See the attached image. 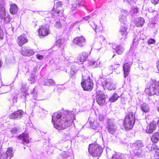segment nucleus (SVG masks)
I'll return each mask as SVG.
<instances>
[{
    "instance_id": "0eeeda50",
    "label": "nucleus",
    "mask_w": 159,
    "mask_h": 159,
    "mask_svg": "<svg viewBox=\"0 0 159 159\" xmlns=\"http://www.w3.org/2000/svg\"><path fill=\"white\" fill-rule=\"evenodd\" d=\"M81 85L84 90L91 91L93 89V84L90 77L88 76V78L85 79L81 83Z\"/></svg>"
},
{
    "instance_id": "473e14b6",
    "label": "nucleus",
    "mask_w": 159,
    "mask_h": 159,
    "mask_svg": "<svg viewBox=\"0 0 159 159\" xmlns=\"http://www.w3.org/2000/svg\"><path fill=\"white\" fill-rule=\"evenodd\" d=\"M28 89V86L26 84H23L21 85V90L24 93H25V97L26 98V97L27 95L25 92H26L27 91V89ZM27 95H28V94H27Z\"/></svg>"
},
{
    "instance_id": "e433bc0d",
    "label": "nucleus",
    "mask_w": 159,
    "mask_h": 159,
    "mask_svg": "<svg viewBox=\"0 0 159 159\" xmlns=\"http://www.w3.org/2000/svg\"><path fill=\"white\" fill-rule=\"evenodd\" d=\"M91 25L93 27V28L95 30V31L96 33L101 31L102 30V28L101 26L98 27L97 25H95L94 28L92 25Z\"/></svg>"
},
{
    "instance_id": "c756f323",
    "label": "nucleus",
    "mask_w": 159,
    "mask_h": 159,
    "mask_svg": "<svg viewBox=\"0 0 159 159\" xmlns=\"http://www.w3.org/2000/svg\"><path fill=\"white\" fill-rule=\"evenodd\" d=\"M124 50V48L122 45H118L116 47V52L119 54H121Z\"/></svg>"
},
{
    "instance_id": "5701e85b",
    "label": "nucleus",
    "mask_w": 159,
    "mask_h": 159,
    "mask_svg": "<svg viewBox=\"0 0 159 159\" xmlns=\"http://www.w3.org/2000/svg\"><path fill=\"white\" fill-rule=\"evenodd\" d=\"M127 28L125 27H121L120 28V32L122 37L120 39L124 40L126 38L127 35Z\"/></svg>"
},
{
    "instance_id": "3c124183",
    "label": "nucleus",
    "mask_w": 159,
    "mask_h": 159,
    "mask_svg": "<svg viewBox=\"0 0 159 159\" xmlns=\"http://www.w3.org/2000/svg\"><path fill=\"white\" fill-rule=\"evenodd\" d=\"M152 2L154 4L159 3V0H151Z\"/></svg>"
},
{
    "instance_id": "bb28decb",
    "label": "nucleus",
    "mask_w": 159,
    "mask_h": 159,
    "mask_svg": "<svg viewBox=\"0 0 159 159\" xmlns=\"http://www.w3.org/2000/svg\"><path fill=\"white\" fill-rule=\"evenodd\" d=\"M152 142L154 143H156L159 140V132L154 133L151 138Z\"/></svg>"
},
{
    "instance_id": "2f4dec72",
    "label": "nucleus",
    "mask_w": 159,
    "mask_h": 159,
    "mask_svg": "<svg viewBox=\"0 0 159 159\" xmlns=\"http://www.w3.org/2000/svg\"><path fill=\"white\" fill-rule=\"evenodd\" d=\"M28 50V47H22L21 48V49L20 51V52L22 55L27 56Z\"/></svg>"
},
{
    "instance_id": "338daca9",
    "label": "nucleus",
    "mask_w": 159,
    "mask_h": 159,
    "mask_svg": "<svg viewBox=\"0 0 159 159\" xmlns=\"http://www.w3.org/2000/svg\"><path fill=\"white\" fill-rule=\"evenodd\" d=\"M110 67L111 68V67H112V66H111Z\"/></svg>"
},
{
    "instance_id": "f3484780",
    "label": "nucleus",
    "mask_w": 159,
    "mask_h": 159,
    "mask_svg": "<svg viewBox=\"0 0 159 159\" xmlns=\"http://www.w3.org/2000/svg\"><path fill=\"white\" fill-rule=\"evenodd\" d=\"M81 0H73L72 3L70 7L72 13H73L76 8L81 5Z\"/></svg>"
},
{
    "instance_id": "7c9ffc66",
    "label": "nucleus",
    "mask_w": 159,
    "mask_h": 159,
    "mask_svg": "<svg viewBox=\"0 0 159 159\" xmlns=\"http://www.w3.org/2000/svg\"><path fill=\"white\" fill-rule=\"evenodd\" d=\"M64 42V39L61 38L58 39L56 43V46L57 48H59L61 45H62Z\"/></svg>"
},
{
    "instance_id": "8fccbe9b",
    "label": "nucleus",
    "mask_w": 159,
    "mask_h": 159,
    "mask_svg": "<svg viewBox=\"0 0 159 159\" xmlns=\"http://www.w3.org/2000/svg\"><path fill=\"white\" fill-rule=\"evenodd\" d=\"M154 156L156 159H159V152L158 153H155Z\"/></svg>"
},
{
    "instance_id": "774afa93",
    "label": "nucleus",
    "mask_w": 159,
    "mask_h": 159,
    "mask_svg": "<svg viewBox=\"0 0 159 159\" xmlns=\"http://www.w3.org/2000/svg\"><path fill=\"white\" fill-rule=\"evenodd\" d=\"M114 56H115L114 55H113V57H114Z\"/></svg>"
},
{
    "instance_id": "79ce46f5",
    "label": "nucleus",
    "mask_w": 159,
    "mask_h": 159,
    "mask_svg": "<svg viewBox=\"0 0 159 159\" xmlns=\"http://www.w3.org/2000/svg\"><path fill=\"white\" fill-rule=\"evenodd\" d=\"M112 159H122L121 156L117 154H115L112 157Z\"/></svg>"
},
{
    "instance_id": "864d4df0",
    "label": "nucleus",
    "mask_w": 159,
    "mask_h": 159,
    "mask_svg": "<svg viewBox=\"0 0 159 159\" xmlns=\"http://www.w3.org/2000/svg\"><path fill=\"white\" fill-rule=\"evenodd\" d=\"M90 17L89 16H88L84 17L83 18V19L85 20H88L90 18Z\"/></svg>"
},
{
    "instance_id": "13d9d810",
    "label": "nucleus",
    "mask_w": 159,
    "mask_h": 159,
    "mask_svg": "<svg viewBox=\"0 0 159 159\" xmlns=\"http://www.w3.org/2000/svg\"><path fill=\"white\" fill-rule=\"evenodd\" d=\"M157 110L159 112V106L157 107Z\"/></svg>"
},
{
    "instance_id": "39448f33",
    "label": "nucleus",
    "mask_w": 159,
    "mask_h": 159,
    "mask_svg": "<svg viewBox=\"0 0 159 159\" xmlns=\"http://www.w3.org/2000/svg\"><path fill=\"white\" fill-rule=\"evenodd\" d=\"M89 152L93 157H96L100 156L102 152V149L98 144L92 143L89 146Z\"/></svg>"
},
{
    "instance_id": "f03ea898",
    "label": "nucleus",
    "mask_w": 159,
    "mask_h": 159,
    "mask_svg": "<svg viewBox=\"0 0 159 159\" xmlns=\"http://www.w3.org/2000/svg\"><path fill=\"white\" fill-rule=\"evenodd\" d=\"M135 122L134 113L131 112L129 113L125 117L123 124V128L126 131L131 129Z\"/></svg>"
},
{
    "instance_id": "b1692460",
    "label": "nucleus",
    "mask_w": 159,
    "mask_h": 159,
    "mask_svg": "<svg viewBox=\"0 0 159 159\" xmlns=\"http://www.w3.org/2000/svg\"><path fill=\"white\" fill-rule=\"evenodd\" d=\"M144 23V19L141 17L139 18L136 19L134 22L135 25L138 27L142 26Z\"/></svg>"
},
{
    "instance_id": "ddd939ff",
    "label": "nucleus",
    "mask_w": 159,
    "mask_h": 159,
    "mask_svg": "<svg viewBox=\"0 0 159 159\" xmlns=\"http://www.w3.org/2000/svg\"><path fill=\"white\" fill-rule=\"evenodd\" d=\"M86 40L83 36L77 37L73 40L74 43L80 47H82L85 43Z\"/></svg>"
},
{
    "instance_id": "58836bf2",
    "label": "nucleus",
    "mask_w": 159,
    "mask_h": 159,
    "mask_svg": "<svg viewBox=\"0 0 159 159\" xmlns=\"http://www.w3.org/2000/svg\"><path fill=\"white\" fill-rule=\"evenodd\" d=\"M68 153V152H64L61 153L60 155L61 157L63 158H66L69 156Z\"/></svg>"
},
{
    "instance_id": "c03bdc74",
    "label": "nucleus",
    "mask_w": 159,
    "mask_h": 159,
    "mask_svg": "<svg viewBox=\"0 0 159 159\" xmlns=\"http://www.w3.org/2000/svg\"><path fill=\"white\" fill-rule=\"evenodd\" d=\"M156 41L154 39H150L148 41V43L149 45L154 44L155 43Z\"/></svg>"
},
{
    "instance_id": "4d7b16f0",
    "label": "nucleus",
    "mask_w": 159,
    "mask_h": 159,
    "mask_svg": "<svg viewBox=\"0 0 159 159\" xmlns=\"http://www.w3.org/2000/svg\"><path fill=\"white\" fill-rule=\"evenodd\" d=\"M98 63L99 64L97 65L96 67H100V66L99 65V64L100 63V61H98V62H97V63Z\"/></svg>"
},
{
    "instance_id": "20e7f679",
    "label": "nucleus",
    "mask_w": 159,
    "mask_h": 159,
    "mask_svg": "<svg viewBox=\"0 0 159 159\" xmlns=\"http://www.w3.org/2000/svg\"><path fill=\"white\" fill-rule=\"evenodd\" d=\"M62 3L61 2L55 1L54 6L51 13H48L49 18L51 17L52 20H53V18L57 17V16H62L63 11L60 10V8L62 6Z\"/></svg>"
},
{
    "instance_id": "1a4fd4ad",
    "label": "nucleus",
    "mask_w": 159,
    "mask_h": 159,
    "mask_svg": "<svg viewBox=\"0 0 159 159\" xmlns=\"http://www.w3.org/2000/svg\"><path fill=\"white\" fill-rule=\"evenodd\" d=\"M49 29L48 25L40 26L38 31L39 36L41 38L47 35L49 33Z\"/></svg>"
},
{
    "instance_id": "a878e982",
    "label": "nucleus",
    "mask_w": 159,
    "mask_h": 159,
    "mask_svg": "<svg viewBox=\"0 0 159 159\" xmlns=\"http://www.w3.org/2000/svg\"><path fill=\"white\" fill-rule=\"evenodd\" d=\"M130 65L128 63H125L124 64L123 70L125 78H126L128 75L129 72L130 71Z\"/></svg>"
},
{
    "instance_id": "4be33fe9",
    "label": "nucleus",
    "mask_w": 159,
    "mask_h": 159,
    "mask_svg": "<svg viewBox=\"0 0 159 159\" xmlns=\"http://www.w3.org/2000/svg\"><path fill=\"white\" fill-rule=\"evenodd\" d=\"M90 125L91 127L93 129H98V130L101 129L102 128L97 120H95L93 122L92 121L91 122Z\"/></svg>"
},
{
    "instance_id": "69168bd1",
    "label": "nucleus",
    "mask_w": 159,
    "mask_h": 159,
    "mask_svg": "<svg viewBox=\"0 0 159 159\" xmlns=\"http://www.w3.org/2000/svg\"><path fill=\"white\" fill-rule=\"evenodd\" d=\"M156 101H157V100L156 99Z\"/></svg>"
},
{
    "instance_id": "bf43d9fd",
    "label": "nucleus",
    "mask_w": 159,
    "mask_h": 159,
    "mask_svg": "<svg viewBox=\"0 0 159 159\" xmlns=\"http://www.w3.org/2000/svg\"><path fill=\"white\" fill-rule=\"evenodd\" d=\"M78 22V21H77L76 22L75 24H74V25H75Z\"/></svg>"
},
{
    "instance_id": "de8ad7c7",
    "label": "nucleus",
    "mask_w": 159,
    "mask_h": 159,
    "mask_svg": "<svg viewBox=\"0 0 159 159\" xmlns=\"http://www.w3.org/2000/svg\"><path fill=\"white\" fill-rule=\"evenodd\" d=\"M11 132L12 134H15V133H16L17 132V129H16V128H13V129H12L11 130Z\"/></svg>"
},
{
    "instance_id": "e2e57ef3",
    "label": "nucleus",
    "mask_w": 159,
    "mask_h": 159,
    "mask_svg": "<svg viewBox=\"0 0 159 159\" xmlns=\"http://www.w3.org/2000/svg\"><path fill=\"white\" fill-rule=\"evenodd\" d=\"M11 29H12V30H13V28H11Z\"/></svg>"
},
{
    "instance_id": "a211bd4d",
    "label": "nucleus",
    "mask_w": 159,
    "mask_h": 159,
    "mask_svg": "<svg viewBox=\"0 0 159 159\" xmlns=\"http://www.w3.org/2000/svg\"><path fill=\"white\" fill-rule=\"evenodd\" d=\"M24 114V112L22 110H18L17 111L12 113L9 115V118L16 119L20 118Z\"/></svg>"
},
{
    "instance_id": "4468645a",
    "label": "nucleus",
    "mask_w": 159,
    "mask_h": 159,
    "mask_svg": "<svg viewBox=\"0 0 159 159\" xmlns=\"http://www.w3.org/2000/svg\"><path fill=\"white\" fill-rule=\"evenodd\" d=\"M108 132L111 134H114L117 129L116 126L112 121L109 120L107 126Z\"/></svg>"
},
{
    "instance_id": "c9c22d12",
    "label": "nucleus",
    "mask_w": 159,
    "mask_h": 159,
    "mask_svg": "<svg viewBox=\"0 0 159 159\" xmlns=\"http://www.w3.org/2000/svg\"><path fill=\"white\" fill-rule=\"evenodd\" d=\"M38 92L37 88L36 86L35 87L33 90H31L30 92L31 94H32L33 96L34 97V98H36V97L37 96Z\"/></svg>"
},
{
    "instance_id": "a18cd8bd",
    "label": "nucleus",
    "mask_w": 159,
    "mask_h": 159,
    "mask_svg": "<svg viewBox=\"0 0 159 159\" xmlns=\"http://www.w3.org/2000/svg\"><path fill=\"white\" fill-rule=\"evenodd\" d=\"M54 25L56 28H59L61 26V24L59 21L57 22Z\"/></svg>"
},
{
    "instance_id": "9d476101",
    "label": "nucleus",
    "mask_w": 159,
    "mask_h": 159,
    "mask_svg": "<svg viewBox=\"0 0 159 159\" xmlns=\"http://www.w3.org/2000/svg\"><path fill=\"white\" fill-rule=\"evenodd\" d=\"M96 100L98 103L100 105L105 103V96L102 91L98 90L97 91Z\"/></svg>"
},
{
    "instance_id": "c85d7f7f",
    "label": "nucleus",
    "mask_w": 159,
    "mask_h": 159,
    "mask_svg": "<svg viewBox=\"0 0 159 159\" xmlns=\"http://www.w3.org/2000/svg\"><path fill=\"white\" fill-rule=\"evenodd\" d=\"M18 10V8L17 6L15 4H13L11 5L10 8V13L12 14H16Z\"/></svg>"
},
{
    "instance_id": "412c9836",
    "label": "nucleus",
    "mask_w": 159,
    "mask_h": 159,
    "mask_svg": "<svg viewBox=\"0 0 159 159\" xmlns=\"http://www.w3.org/2000/svg\"><path fill=\"white\" fill-rule=\"evenodd\" d=\"M88 55V53L83 52L80 54L77 58L78 62H83L86 61Z\"/></svg>"
},
{
    "instance_id": "4c0bfd02",
    "label": "nucleus",
    "mask_w": 159,
    "mask_h": 159,
    "mask_svg": "<svg viewBox=\"0 0 159 159\" xmlns=\"http://www.w3.org/2000/svg\"><path fill=\"white\" fill-rule=\"evenodd\" d=\"M35 53L34 51L32 49H30L28 47V50L27 51V56H30L33 55Z\"/></svg>"
},
{
    "instance_id": "37998d69",
    "label": "nucleus",
    "mask_w": 159,
    "mask_h": 159,
    "mask_svg": "<svg viewBox=\"0 0 159 159\" xmlns=\"http://www.w3.org/2000/svg\"><path fill=\"white\" fill-rule=\"evenodd\" d=\"M29 80L31 83H33L35 81V76L33 75L31 76L29 78Z\"/></svg>"
},
{
    "instance_id": "6e6552de",
    "label": "nucleus",
    "mask_w": 159,
    "mask_h": 159,
    "mask_svg": "<svg viewBox=\"0 0 159 159\" xmlns=\"http://www.w3.org/2000/svg\"><path fill=\"white\" fill-rule=\"evenodd\" d=\"M102 84L105 89L109 91L115 90L116 88L115 84L114 83L113 80L111 79L106 80L102 82Z\"/></svg>"
},
{
    "instance_id": "6ab92c4d",
    "label": "nucleus",
    "mask_w": 159,
    "mask_h": 159,
    "mask_svg": "<svg viewBox=\"0 0 159 159\" xmlns=\"http://www.w3.org/2000/svg\"><path fill=\"white\" fill-rule=\"evenodd\" d=\"M128 11L125 10L121 11L119 20L121 23L125 24L126 22V17L128 15Z\"/></svg>"
},
{
    "instance_id": "393cba45",
    "label": "nucleus",
    "mask_w": 159,
    "mask_h": 159,
    "mask_svg": "<svg viewBox=\"0 0 159 159\" xmlns=\"http://www.w3.org/2000/svg\"><path fill=\"white\" fill-rule=\"evenodd\" d=\"M140 108L142 111L144 113H147L149 111L150 107L147 103H143L141 105Z\"/></svg>"
},
{
    "instance_id": "f257e3e1",
    "label": "nucleus",
    "mask_w": 159,
    "mask_h": 159,
    "mask_svg": "<svg viewBox=\"0 0 159 159\" xmlns=\"http://www.w3.org/2000/svg\"><path fill=\"white\" fill-rule=\"evenodd\" d=\"M75 116L73 112L66 110L54 113L52 116V122L54 127L58 130L64 129L71 125Z\"/></svg>"
},
{
    "instance_id": "49530a36",
    "label": "nucleus",
    "mask_w": 159,
    "mask_h": 159,
    "mask_svg": "<svg viewBox=\"0 0 159 159\" xmlns=\"http://www.w3.org/2000/svg\"><path fill=\"white\" fill-rule=\"evenodd\" d=\"M36 56L37 59L40 60L42 59L43 57V55H40L39 54H37Z\"/></svg>"
},
{
    "instance_id": "603ef678",
    "label": "nucleus",
    "mask_w": 159,
    "mask_h": 159,
    "mask_svg": "<svg viewBox=\"0 0 159 159\" xmlns=\"http://www.w3.org/2000/svg\"><path fill=\"white\" fill-rule=\"evenodd\" d=\"M104 119V117L103 116L102 114L100 115L99 118V120H100V121H102Z\"/></svg>"
},
{
    "instance_id": "dca6fc26",
    "label": "nucleus",
    "mask_w": 159,
    "mask_h": 159,
    "mask_svg": "<svg viewBox=\"0 0 159 159\" xmlns=\"http://www.w3.org/2000/svg\"><path fill=\"white\" fill-rule=\"evenodd\" d=\"M18 138L21 141V143L24 145L27 144L29 143V138L27 134L23 133L19 136Z\"/></svg>"
},
{
    "instance_id": "cd10ccee",
    "label": "nucleus",
    "mask_w": 159,
    "mask_h": 159,
    "mask_svg": "<svg viewBox=\"0 0 159 159\" xmlns=\"http://www.w3.org/2000/svg\"><path fill=\"white\" fill-rule=\"evenodd\" d=\"M43 82V84L45 85L50 86L55 85V81L52 79H45L44 80Z\"/></svg>"
},
{
    "instance_id": "72a5a7b5",
    "label": "nucleus",
    "mask_w": 159,
    "mask_h": 159,
    "mask_svg": "<svg viewBox=\"0 0 159 159\" xmlns=\"http://www.w3.org/2000/svg\"><path fill=\"white\" fill-rule=\"evenodd\" d=\"M119 97L116 93H115L114 95L110 98V100L111 102H115Z\"/></svg>"
},
{
    "instance_id": "5fc2aeb1",
    "label": "nucleus",
    "mask_w": 159,
    "mask_h": 159,
    "mask_svg": "<svg viewBox=\"0 0 159 159\" xmlns=\"http://www.w3.org/2000/svg\"><path fill=\"white\" fill-rule=\"evenodd\" d=\"M157 68L158 70L159 71V61L157 63Z\"/></svg>"
},
{
    "instance_id": "6e6d98bb",
    "label": "nucleus",
    "mask_w": 159,
    "mask_h": 159,
    "mask_svg": "<svg viewBox=\"0 0 159 159\" xmlns=\"http://www.w3.org/2000/svg\"><path fill=\"white\" fill-rule=\"evenodd\" d=\"M3 37V35L2 34H1L0 33V39H2Z\"/></svg>"
},
{
    "instance_id": "ea45409f",
    "label": "nucleus",
    "mask_w": 159,
    "mask_h": 159,
    "mask_svg": "<svg viewBox=\"0 0 159 159\" xmlns=\"http://www.w3.org/2000/svg\"><path fill=\"white\" fill-rule=\"evenodd\" d=\"M132 13L137 14L138 12V9L137 7H133L131 10Z\"/></svg>"
},
{
    "instance_id": "7ed1b4c3",
    "label": "nucleus",
    "mask_w": 159,
    "mask_h": 159,
    "mask_svg": "<svg viewBox=\"0 0 159 159\" xmlns=\"http://www.w3.org/2000/svg\"><path fill=\"white\" fill-rule=\"evenodd\" d=\"M144 92L149 96L155 95L158 96L159 94V82L152 80L149 87L146 89Z\"/></svg>"
},
{
    "instance_id": "9b49d317",
    "label": "nucleus",
    "mask_w": 159,
    "mask_h": 159,
    "mask_svg": "<svg viewBox=\"0 0 159 159\" xmlns=\"http://www.w3.org/2000/svg\"><path fill=\"white\" fill-rule=\"evenodd\" d=\"M134 146L136 149L138 150V152H135V155L138 157H140L141 155V148L143 147L144 145L143 142L141 140H138L134 143Z\"/></svg>"
},
{
    "instance_id": "a19ab883",
    "label": "nucleus",
    "mask_w": 159,
    "mask_h": 159,
    "mask_svg": "<svg viewBox=\"0 0 159 159\" xmlns=\"http://www.w3.org/2000/svg\"><path fill=\"white\" fill-rule=\"evenodd\" d=\"M152 151L155 153L159 152V148L157 146H153L152 148Z\"/></svg>"
},
{
    "instance_id": "f704fd0d",
    "label": "nucleus",
    "mask_w": 159,
    "mask_h": 159,
    "mask_svg": "<svg viewBox=\"0 0 159 159\" xmlns=\"http://www.w3.org/2000/svg\"><path fill=\"white\" fill-rule=\"evenodd\" d=\"M72 66H72L71 67V69L70 70V74L71 78L73 79H74L75 77V75L77 72V70L75 69H73V68Z\"/></svg>"
},
{
    "instance_id": "2eb2a0df",
    "label": "nucleus",
    "mask_w": 159,
    "mask_h": 159,
    "mask_svg": "<svg viewBox=\"0 0 159 159\" xmlns=\"http://www.w3.org/2000/svg\"><path fill=\"white\" fill-rule=\"evenodd\" d=\"M28 39L26 35L22 34L19 36L17 39V43L20 46H22V45L27 43Z\"/></svg>"
},
{
    "instance_id": "09e8293b",
    "label": "nucleus",
    "mask_w": 159,
    "mask_h": 159,
    "mask_svg": "<svg viewBox=\"0 0 159 159\" xmlns=\"http://www.w3.org/2000/svg\"><path fill=\"white\" fill-rule=\"evenodd\" d=\"M153 122H155L154 123L155 124H156V122H157V124L158 125L159 127V118H156L153 121Z\"/></svg>"
},
{
    "instance_id": "0e129e2a",
    "label": "nucleus",
    "mask_w": 159,
    "mask_h": 159,
    "mask_svg": "<svg viewBox=\"0 0 159 159\" xmlns=\"http://www.w3.org/2000/svg\"><path fill=\"white\" fill-rule=\"evenodd\" d=\"M1 148H0V152H1Z\"/></svg>"
},
{
    "instance_id": "f8f14e48",
    "label": "nucleus",
    "mask_w": 159,
    "mask_h": 159,
    "mask_svg": "<svg viewBox=\"0 0 159 159\" xmlns=\"http://www.w3.org/2000/svg\"><path fill=\"white\" fill-rule=\"evenodd\" d=\"M0 158L1 159H7L8 157H11L13 156V151L11 148L7 149L6 152H0Z\"/></svg>"
},
{
    "instance_id": "aec40b11",
    "label": "nucleus",
    "mask_w": 159,
    "mask_h": 159,
    "mask_svg": "<svg viewBox=\"0 0 159 159\" xmlns=\"http://www.w3.org/2000/svg\"><path fill=\"white\" fill-rule=\"evenodd\" d=\"M156 127V124L153 122H151L149 125L147 126L146 132L149 134L152 133L155 130Z\"/></svg>"
},
{
    "instance_id": "052dcab7",
    "label": "nucleus",
    "mask_w": 159,
    "mask_h": 159,
    "mask_svg": "<svg viewBox=\"0 0 159 159\" xmlns=\"http://www.w3.org/2000/svg\"><path fill=\"white\" fill-rule=\"evenodd\" d=\"M95 63V62H93L92 63V64H94Z\"/></svg>"
},
{
    "instance_id": "680f3d73",
    "label": "nucleus",
    "mask_w": 159,
    "mask_h": 159,
    "mask_svg": "<svg viewBox=\"0 0 159 159\" xmlns=\"http://www.w3.org/2000/svg\"><path fill=\"white\" fill-rule=\"evenodd\" d=\"M101 48H97V49H101Z\"/></svg>"
},
{
    "instance_id": "423d86ee",
    "label": "nucleus",
    "mask_w": 159,
    "mask_h": 159,
    "mask_svg": "<svg viewBox=\"0 0 159 159\" xmlns=\"http://www.w3.org/2000/svg\"><path fill=\"white\" fill-rule=\"evenodd\" d=\"M5 3L3 0H0V17L2 20H4L6 23L9 21V15L6 13L4 7Z\"/></svg>"
}]
</instances>
